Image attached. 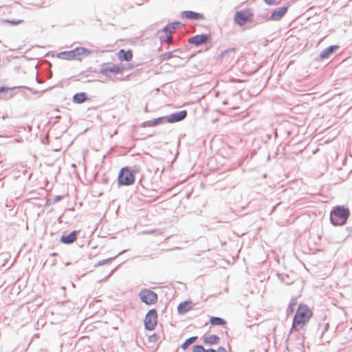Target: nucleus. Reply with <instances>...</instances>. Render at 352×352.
Wrapping results in <instances>:
<instances>
[{"mask_svg": "<svg viewBox=\"0 0 352 352\" xmlns=\"http://www.w3.org/2000/svg\"><path fill=\"white\" fill-rule=\"evenodd\" d=\"M328 328H329V324H325V327H324V331H323V332H322V336H323V334H324V331H327V330H328Z\"/></svg>", "mask_w": 352, "mask_h": 352, "instance_id": "72a5a7b5", "label": "nucleus"}, {"mask_svg": "<svg viewBox=\"0 0 352 352\" xmlns=\"http://www.w3.org/2000/svg\"><path fill=\"white\" fill-rule=\"evenodd\" d=\"M157 322V313L155 309H150L144 319V327L147 330H153Z\"/></svg>", "mask_w": 352, "mask_h": 352, "instance_id": "423d86ee", "label": "nucleus"}, {"mask_svg": "<svg viewBox=\"0 0 352 352\" xmlns=\"http://www.w3.org/2000/svg\"><path fill=\"white\" fill-rule=\"evenodd\" d=\"M311 311L306 305H299L293 319L292 329L298 330L311 316Z\"/></svg>", "mask_w": 352, "mask_h": 352, "instance_id": "f03ea898", "label": "nucleus"}, {"mask_svg": "<svg viewBox=\"0 0 352 352\" xmlns=\"http://www.w3.org/2000/svg\"><path fill=\"white\" fill-rule=\"evenodd\" d=\"M88 100V97L86 93L80 92L76 93L73 96V102L76 104H81Z\"/></svg>", "mask_w": 352, "mask_h": 352, "instance_id": "dca6fc26", "label": "nucleus"}, {"mask_svg": "<svg viewBox=\"0 0 352 352\" xmlns=\"http://www.w3.org/2000/svg\"><path fill=\"white\" fill-rule=\"evenodd\" d=\"M56 261L55 259H54V260L52 261V265H56Z\"/></svg>", "mask_w": 352, "mask_h": 352, "instance_id": "f704fd0d", "label": "nucleus"}, {"mask_svg": "<svg viewBox=\"0 0 352 352\" xmlns=\"http://www.w3.org/2000/svg\"><path fill=\"white\" fill-rule=\"evenodd\" d=\"M339 48L338 45H330L324 49L320 54V58L327 59L329 58L333 53H335Z\"/></svg>", "mask_w": 352, "mask_h": 352, "instance_id": "ddd939ff", "label": "nucleus"}, {"mask_svg": "<svg viewBox=\"0 0 352 352\" xmlns=\"http://www.w3.org/2000/svg\"><path fill=\"white\" fill-rule=\"evenodd\" d=\"M187 116V111L182 110L170 113L166 116V121L169 123L177 122L183 120Z\"/></svg>", "mask_w": 352, "mask_h": 352, "instance_id": "1a4fd4ad", "label": "nucleus"}, {"mask_svg": "<svg viewBox=\"0 0 352 352\" xmlns=\"http://www.w3.org/2000/svg\"><path fill=\"white\" fill-rule=\"evenodd\" d=\"M91 51L83 47H77L70 51H63L59 52L57 56L65 60H80L82 57L88 56Z\"/></svg>", "mask_w": 352, "mask_h": 352, "instance_id": "7ed1b4c3", "label": "nucleus"}, {"mask_svg": "<svg viewBox=\"0 0 352 352\" xmlns=\"http://www.w3.org/2000/svg\"><path fill=\"white\" fill-rule=\"evenodd\" d=\"M78 231H72L68 234H63L60 237V242L65 244H71L74 242L77 238Z\"/></svg>", "mask_w": 352, "mask_h": 352, "instance_id": "4468645a", "label": "nucleus"}, {"mask_svg": "<svg viewBox=\"0 0 352 352\" xmlns=\"http://www.w3.org/2000/svg\"><path fill=\"white\" fill-rule=\"evenodd\" d=\"M56 253H55V252H54V253H52V254H51V256H56Z\"/></svg>", "mask_w": 352, "mask_h": 352, "instance_id": "c9c22d12", "label": "nucleus"}, {"mask_svg": "<svg viewBox=\"0 0 352 352\" xmlns=\"http://www.w3.org/2000/svg\"><path fill=\"white\" fill-rule=\"evenodd\" d=\"M219 337L217 335L212 334L204 338V342L209 344H217L219 342Z\"/></svg>", "mask_w": 352, "mask_h": 352, "instance_id": "6ab92c4d", "label": "nucleus"}, {"mask_svg": "<svg viewBox=\"0 0 352 352\" xmlns=\"http://www.w3.org/2000/svg\"><path fill=\"white\" fill-rule=\"evenodd\" d=\"M133 171L128 167L122 168L118 175V184L120 186H129L133 184L135 181Z\"/></svg>", "mask_w": 352, "mask_h": 352, "instance_id": "20e7f679", "label": "nucleus"}, {"mask_svg": "<svg viewBox=\"0 0 352 352\" xmlns=\"http://www.w3.org/2000/svg\"><path fill=\"white\" fill-rule=\"evenodd\" d=\"M217 351L218 352H228V351L223 346H219Z\"/></svg>", "mask_w": 352, "mask_h": 352, "instance_id": "2f4dec72", "label": "nucleus"}, {"mask_svg": "<svg viewBox=\"0 0 352 352\" xmlns=\"http://www.w3.org/2000/svg\"><path fill=\"white\" fill-rule=\"evenodd\" d=\"M210 36L209 34H197L189 38L188 42L195 46H199L206 43L209 39Z\"/></svg>", "mask_w": 352, "mask_h": 352, "instance_id": "9b49d317", "label": "nucleus"}, {"mask_svg": "<svg viewBox=\"0 0 352 352\" xmlns=\"http://www.w3.org/2000/svg\"><path fill=\"white\" fill-rule=\"evenodd\" d=\"M182 16L191 20L199 21L204 19V16L199 12L191 10H185L182 12Z\"/></svg>", "mask_w": 352, "mask_h": 352, "instance_id": "f8f14e48", "label": "nucleus"}, {"mask_svg": "<svg viewBox=\"0 0 352 352\" xmlns=\"http://www.w3.org/2000/svg\"><path fill=\"white\" fill-rule=\"evenodd\" d=\"M206 349L201 344H196L193 346L192 352H206Z\"/></svg>", "mask_w": 352, "mask_h": 352, "instance_id": "5701e85b", "label": "nucleus"}, {"mask_svg": "<svg viewBox=\"0 0 352 352\" xmlns=\"http://www.w3.org/2000/svg\"><path fill=\"white\" fill-rule=\"evenodd\" d=\"M170 25L173 31L174 30H176V29H178V28L182 27L183 24L180 22L175 21V22H173L172 23H170Z\"/></svg>", "mask_w": 352, "mask_h": 352, "instance_id": "393cba45", "label": "nucleus"}, {"mask_svg": "<svg viewBox=\"0 0 352 352\" xmlns=\"http://www.w3.org/2000/svg\"><path fill=\"white\" fill-rule=\"evenodd\" d=\"M297 305V300L296 298H292L289 305V307H288V309L290 310L292 312H293L294 311V308L296 307V305Z\"/></svg>", "mask_w": 352, "mask_h": 352, "instance_id": "b1692460", "label": "nucleus"}, {"mask_svg": "<svg viewBox=\"0 0 352 352\" xmlns=\"http://www.w3.org/2000/svg\"><path fill=\"white\" fill-rule=\"evenodd\" d=\"M350 216L349 210L343 206L333 208L330 213V221L333 226L344 225Z\"/></svg>", "mask_w": 352, "mask_h": 352, "instance_id": "f257e3e1", "label": "nucleus"}, {"mask_svg": "<svg viewBox=\"0 0 352 352\" xmlns=\"http://www.w3.org/2000/svg\"><path fill=\"white\" fill-rule=\"evenodd\" d=\"M197 339V336H192L186 339L181 345L183 349H186L190 344L195 342Z\"/></svg>", "mask_w": 352, "mask_h": 352, "instance_id": "412c9836", "label": "nucleus"}, {"mask_svg": "<svg viewBox=\"0 0 352 352\" xmlns=\"http://www.w3.org/2000/svg\"><path fill=\"white\" fill-rule=\"evenodd\" d=\"M141 300L146 305L155 304L157 301V295L150 289H142L139 294Z\"/></svg>", "mask_w": 352, "mask_h": 352, "instance_id": "0eeeda50", "label": "nucleus"}, {"mask_svg": "<svg viewBox=\"0 0 352 352\" xmlns=\"http://www.w3.org/2000/svg\"><path fill=\"white\" fill-rule=\"evenodd\" d=\"M287 7L283 6L277 8L273 10L272 14L267 17V21H279L286 14L287 11Z\"/></svg>", "mask_w": 352, "mask_h": 352, "instance_id": "9d476101", "label": "nucleus"}, {"mask_svg": "<svg viewBox=\"0 0 352 352\" xmlns=\"http://www.w3.org/2000/svg\"><path fill=\"white\" fill-rule=\"evenodd\" d=\"M210 322L212 325H225L226 324V321L224 319L217 316L211 317Z\"/></svg>", "mask_w": 352, "mask_h": 352, "instance_id": "aec40b11", "label": "nucleus"}, {"mask_svg": "<svg viewBox=\"0 0 352 352\" xmlns=\"http://www.w3.org/2000/svg\"><path fill=\"white\" fill-rule=\"evenodd\" d=\"M122 72V68L116 65L111 63H103L101 65V73L106 76H109L111 74H117Z\"/></svg>", "mask_w": 352, "mask_h": 352, "instance_id": "6e6552de", "label": "nucleus"}, {"mask_svg": "<svg viewBox=\"0 0 352 352\" xmlns=\"http://www.w3.org/2000/svg\"><path fill=\"white\" fill-rule=\"evenodd\" d=\"M253 14L250 10H243L236 12L234 15V22L240 25L243 26L247 22L252 20Z\"/></svg>", "mask_w": 352, "mask_h": 352, "instance_id": "39448f33", "label": "nucleus"}, {"mask_svg": "<svg viewBox=\"0 0 352 352\" xmlns=\"http://www.w3.org/2000/svg\"><path fill=\"white\" fill-rule=\"evenodd\" d=\"M264 1L268 5H276L278 3L276 0H264Z\"/></svg>", "mask_w": 352, "mask_h": 352, "instance_id": "c756f323", "label": "nucleus"}, {"mask_svg": "<svg viewBox=\"0 0 352 352\" xmlns=\"http://www.w3.org/2000/svg\"><path fill=\"white\" fill-rule=\"evenodd\" d=\"M113 258H106V259H104L102 261H99L97 263H96L94 265V267H98V266L103 265L104 264L110 263Z\"/></svg>", "mask_w": 352, "mask_h": 352, "instance_id": "4be33fe9", "label": "nucleus"}, {"mask_svg": "<svg viewBox=\"0 0 352 352\" xmlns=\"http://www.w3.org/2000/svg\"><path fill=\"white\" fill-rule=\"evenodd\" d=\"M63 197L62 195H56L54 198V203L58 202L61 199H63Z\"/></svg>", "mask_w": 352, "mask_h": 352, "instance_id": "7c9ffc66", "label": "nucleus"}, {"mask_svg": "<svg viewBox=\"0 0 352 352\" xmlns=\"http://www.w3.org/2000/svg\"><path fill=\"white\" fill-rule=\"evenodd\" d=\"M164 120H166V116L164 117H159L157 118H155L152 120L146 121L143 123L144 126H155L163 122Z\"/></svg>", "mask_w": 352, "mask_h": 352, "instance_id": "f3484780", "label": "nucleus"}, {"mask_svg": "<svg viewBox=\"0 0 352 352\" xmlns=\"http://www.w3.org/2000/svg\"><path fill=\"white\" fill-rule=\"evenodd\" d=\"M191 308V302H182L179 304L177 307V311L179 314H183L190 310Z\"/></svg>", "mask_w": 352, "mask_h": 352, "instance_id": "a211bd4d", "label": "nucleus"}, {"mask_svg": "<svg viewBox=\"0 0 352 352\" xmlns=\"http://www.w3.org/2000/svg\"><path fill=\"white\" fill-rule=\"evenodd\" d=\"M5 21L12 25H18L22 22L21 20H6Z\"/></svg>", "mask_w": 352, "mask_h": 352, "instance_id": "c85d7f7f", "label": "nucleus"}, {"mask_svg": "<svg viewBox=\"0 0 352 352\" xmlns=\"http://www.w3.org/2000/svg\"><path fill=\"white\" fill-rule=\"evenodd\" d=\"M162 31L167 34L168 35H171L172 33H173V30L170 25V24H168L166 25V26H164L162 29Z\"/></svg>", "mask_w": 352, "mask_h": 352, "instance_id": "a878e982", "label": "nucleus"}, {"mask_svg": "<svg viewBox=\"0 0 352 352\" xmlns=\"http://www.w3.org/2000/svg\"><path fill=\"white\" fill-rule=\"evenodd\" d=\"M224 53H226V51H224L221 55H223Z\"/></svg>", "mask_w": 352, "mask_h": 352, "instance_id": "e433bc0d", "label": "nucleus"}, {"mask_svg": "<svg viewBox=\"0 0 352 352\" xmlns=\"http://www.w3.org/2000/svg\"><path fill=\"white\" fill-rule=\"evenodd\" d=\"M206 352H218V351H216V350H215V349H211V348H210V349H206Z\"/></svg>", "mask_w": 352, "mask_h": 352, "instance_id": "473e14b6", "label": "nucleus"}, {"mask_svg": "<svg viewBox=\"0 0 352 352\" xmlns=\"http://www.w3.org/2000/svg\"><path fill=\"white\" fill-rule=\"evenodd\" d=\"M118 54L120 60L130 61L133 58L132 52L130 50L125 51L122 49L118 52Z\"/></svg>", "mask_w": 352, "mask_h": 352, "instance_id": "2eb2a0df", "label": "nucleus"}, {"mask_svg": "<svg viewBox=\"0 0 352 352\" xmlns=\"http://www.w3.org/2000/svg\"><path fill=\"white\" fill-rule=\"evenodd\" d=\"M172 36L171 35H166L164 38H161V40L166 43H170L172 42Z\"/></svg>", "mask_w": 352, "mask_h": 352, "instance_id": "cd10ccee", "label": "nucleus"}, {"mask_svg": "<svg viewBox=\"0 0 352 352\" xmlns=\"http://www.w3.org/2000/svg\"><path fill=\"white\" fill-rule=\"evenodd\" d=\"M228 102L226 101L223 102L224 104H226Z\"/></svg>", "mask_w": 352, "mask_h": 352, "instance_id": "4c0bfd02", "label": "nucleus"}, {"mask_svg": "<svg viewBox=\"0 0 352 352\" xmlns=\"http://www.w3.org/2000/svg\"><path fill=\"white\" fill-rule=\"evenodd\" d=\"M172 56H173L172 52H166L162 55V59L163 60H166L170 59Z\"/></svg>", "mask_w": 352, "mask_h": 352, "instance_id": "bb28decb", "label": "nucleus"}, {"mask_svg": "<svg viewBox=\"0 0 352 352\" xmlns=\"http://www.w3.org/2000/svg\"><path fill=\"white\" fill-rule=\"evenodd\" d=\"M2 91V88H0V91Z\"/></svg>", "mask_w": 352, "mask_h": 352, "instance_id": "58836bf2", "label": "nucleus"}]
</instances>
